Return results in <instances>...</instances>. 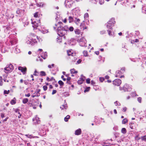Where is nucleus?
<instances>
[{
    "instance_id": "f257e3e1",
    "label": "nucleus",
    "mask_w": 146,
    "mask_h": 146,
    "mask_svg": "<svg viewBox=\"0 0 146 146\" xmlns=\"http://www.w3.org/2000/svg\"><path fill=\"white\" fill-rule=\"evenodd\" d=\"M63 24L61 22H58L57 24H55L56 27H58L57 29V34L60 36H64L67 33V26H65L63 27L62 25Z\"/></svg>"
},
{
    "instance_id": "f03ea898",
    "label": "nucleus",
    "mask_w": 146,
    "mask_h": 146,
    "mask_svg": "<svg viewBox=\"0 0 146 146\" xmlns=\"http://www.w3.org/2000/svg\"><path fill=\"white\" fill-rule=\"evenodd\" d=\"M25 43L28 44H31L33 46L37 43V41L36 38L27 37L26 39Z\"/></svg>"
},
{
    "instance_id": "7ed1b4c3",
    "label": "nucleus",
    "mask_w": 146,
    "mask_h": 146,
    "mask_svg": "<svg viewBox=\"0 0 146 146\" xmlns=\"http://www.w3.org/2000/svg\"><path fill=\"white\" fill-rule=\"evenodd\" d=\"M115 23L114 18H112L106 24L107 28L108 29H112V27Z\"/></svg>"
},
{
    "instance_id": "20e7f679",
    "label": "nucleus",
    "mask_w": 146,
    "mask_h": 146,
    "mask_svg": "<svg viewBox=\"0 0 146 146\" xmlns=\"http://www.w3.org/2000/svg\"><path fill=\"white\" fill-rule=\"evenodd\" d=\"M13 69L14 67L13 65L10 64L7 65L3 69V71L6 73H9L11 72Z\"/></svg>"
},
{
    "instance_id": "39448f33",
    "label": "nucleus",
    "mask_w": 146,
    "mask_h": 146,
    "mask_svg": "<svg viewBox=\"0 0 146 146\" xmlns=\"http://www.w3.org/2000/svg\"><path fill=\"white\" fill-rule=\"evenodd\" d=\"M68 20L69 23H71L72 22H74L77 24H78L79 23L80 21L79 19L77 18L76 17L74 16H69L68 17Z\"/></svg>"
},
{
    "instance_id": "423d86ee",
    "label": "nucleus",
    "mask_w": 146,
    "mask_h": 146,
    "mask_svg": "<svg viewBox=\"0 0 146 146\" xmlns=\"http://www.w3.org/2000/svg\"><path fill=\"white\" fill-rule=\"evenodd\" d=\"M17 33H13L12 35H11L10 36V38H11L10 40V42L12 45L16 44L18 40L15 35Z\"/></svg>"
},
{
    "instance_id": "0eeeda50",
    "label": "nucleus",
    "mask_w": 146,
    "mask_h": 146,
    "mask_svg": "<svg viewBox=\"0 0 146 146\" xmlns=\"http://www.w3.org/2000/svg\"><path fill=\"white\" fill-rule=\"evenodd\" d=\"M39 104V100L38 99L36 100H33L31 103H29V105L30 106H32L33 108L36 109V107L38 106Z\"/></svg>"
},
{
    "instance_id": "6e6552de",
    "label": "nucleus",
    "mask_w": 146,
    "mask_h": 146,
    "mask_svg": "<svg viewBox=\"0 0 146 146\" xmlns=\"http://www.w3.org/2000/svg\"><path fill=\"white\" fill-rule=\"evenodd\" d=\"M77 41L79 43L80 46H87L86 45V40L84 37H83L80 39H78Z\"/></svg>"
},
{
    "instance_id": "1a4fd4ad",
    "label": "nucleus",
    "mask_w": 146,
    "mask_h": 146,
    "mask_svg": "<svg viewBox=\"0 0 146 146\" xmlns=\"http://www.w3.org/2000/svg\"><path fill=\"white\" fill-rule=\"evenodd\" d=\"M125 71V68L124 67H123L120 70H118L116 71L115 73V77L120 78L124 77V76L121 74L124 72Z\"/></svg>"
},
{
    "instance_id": "9d476101",
    "label": "nucleus",
    "mask_w": 146,
    "mask_h": 146,
    "mask_svg": "<svg viewBox=\"0 0 146 146\" xmlns=\"http://www.w3.org/2000/svg\"><path fill=\"white\" fill-rule=\"evenodd\" d=\"M74 2V0H66L64 4L66 7L70 8L72 7Z\"/></svg>"
},
{
    "instance_id": "9b49d317",
    "label": "nucleus",
    "mask_w": 146,
    "mask_h": 146,
    "mask_svg": "<svg viewBox=\"0 0 146 146\" xmlns=\"http://www.w3.org/2000/svg\"><path fill=\"white\" fill-rule=\"evenodd\" d=\"M131 85L125 84L123 87V89L125 92H129L131 90Z\"/></svg>"
},
{
    "instance_id": "f8f14e48",
    "label": "nucleus",
    "mask_w": 146,
    "mask_h": 146,
    "mask_svg": "<svg viewBox=\"0 0 146 146\" xmlns=\"http://www.w3.org/2000/svg\"><path fill=\"white\" fill-rule=\"evenodd\" d=\"M32 24L33 25V27L34 28H36V27H38L40 25V20H38V21H33L32 19H31Z\"/></svg>"
},
{
    "instance_id": "ddd939ff",
    "label": "nucleus",
    "mask_w": 146,
    "mask_h": 146,
    "mask_svg": "<svg viewBox=\"0 0 146 146\" xmlns=\"http://www.w3.org/2000/svg\"><path fill=\"white\" fill-rule=\"evenodd\" d=\"M76 40L75 39L72 38L68 41V44L70 46H73L76 44Z\"/></svg>"
},
{
    "instance_id": "4468645a",
    "label": "nucleus",
    "mask_w": 146,
    "mask_h": 146,
    "mask_svg": "<svg viewBox=\"0 0 146 146\" xmlns=\"http://www.w3.org/2000/svg\"><path fill=\"white\" fill-rule=\"evenodd\" d=\"M121 83V80L119 79H116L113 81V84L117 86H119Z\"/></svg>"
},
{
    "instance_id": "2eb2a0df",
    "label": "nucleus",
    "mask_w": 146,
    "mask_h": 146,
    "mask_svg": "<svg viewBox=\"0 0 146 146\" xmlns=\"http://www.w3.org/2000/svg\"><path fill=\"white\" fill-rule=\"evenodd\" d=\"M25 11V10H22L18 9L16 11V13L18 14V16H22L24 15Z\"/></svg>"
},
{
    "instance_id": "dca6fc26",
    "label": "nucleus",
    "mask_w": 146,
    "mask_h": 146,
    "mask_svg": "<svg viewBox=\"0 0 146 146\" xmlns=\"http://www.w3.org/2000/svg\"><path fill=\"white\" fill-rule=\"evenodd\" d=\"M18 69L19 70L21 71L23 74H25L27 70L26 67H23L21 66H19L18 67Z\"/></svg>"
},
{
    "instance_id": "f3484780",
    "label": "nucleus",
    "mask_w": 146,
    "mask_h": 146,
    "mask_svg": "<svg viewBox=\"0 0 146 146\" xmlns=\"http://www.w3.org/2000/svg\"><path fill=\"white\" fill-rule=\"evenodd\" d=\"M85 79V77L82 75L81 78H80V79L78 81V84H81L83 83V82L84 81Z\"/></svg>"
},
{
    "instance_id": "a211bd4d",
    "label": "nucleus",
    "mask_w": 146,
    "mask_h": 146,
    "mask_svg": "<svg viewBox=\"0 0 146 146\" xmlns=\"http://www.w3.org/2000/svg\"><path fill=\"white\" fill-rule=\"evenodd\" d=\"M141 62H142V66L144 67V65H146V58L144 56H143L142 57V59L141 60Z\"/></svg>"
},
{
    "instance_id": "6ab92c4d",
    "label": "nucleus",
    "mask_w": 146,
    "mask_h": 146,
    "mask_svg": "<svg viewBox=\"0 0 146 146\" xmlns=\"http://www.w3.org/2000/svg\"><path fill=\"white\" fill-rule=\"evenodd\" d=\"M82 131L80 128L76 130L75 132V134L76 135H78L81 134Z\"/></svg>"
},
{
    "instance_id": "aec40b11",
    "label": "nucleus",
    "mask_w": 146,
    "mask_h": 146,
    "mask_svg": "<svg viewBox=\"0 0 146 146\" xmlns=\"http://www.w3.org/2000/svg\"><path fill=\"white\" fill-rule=\"evenodd\" d=\"M13 51L16 53H19L20 52V50L17 46L13 48Z\"/></svg>"
},
{
    "instance_id": "412c9836",
    "label": "nucleus",
    "mask_w": 146,
    "mask_h": 146,
    "mask_svg": "<svg viewBox=\"0 0 146 146\" xmlns=\"http://www.w3.org/2000/svg\"><path fill=\"white\" fill-rule=\"evenodd\" d=\"M41 57L44 59H45L47 57V53L46 52H43L41 55Z\"/></svg>"
},
{
    "instance_id": "4be33fe9",
    "label": "nucleus",
    "mask_w": 146,
    "mask_h": 146,
    "mask_svg": "<svg viewBox=\"0 0 146 146\" xmlns=\"http://www.w3.org/2000/svg\"><path fill=\"white\" fill-rule=\"evenodd\" d=\"M33 121H35V120L36 121V122L37 124L39 123H40V120L38 117H36L35 118H33Z\"/></svg>"
},
{
    "instance_id": "5701e85b",
    "label": "nucleus",
    "mask_w": 146,
    "mask_h": 146,
    "mask_svg": "<svg viewBox=\"0 0 146 146\" xmlns=\"http://www.w3.org/2000/svg\"><path fill=\"white\" fill-rule=\"evenodd\" d=\"M112 29H108V35L110 36H112L113 35V32H112L111 31Z\"/></svg>"
},
{
    "instance_id": "b1692460",
    "label": "nucleus",
    "mask_w": 146,
    "mask_h": 146,
    "mask_svg": "<svg viewBox=\"0 0 146 146\" xmlns=\"http://www.w3.org/2000/svg\"><path fill=\"white\" fill-rule=\"evenodd\" d=\"M121 133L123 134H125L127 133V130L125 128H123L121 130Z\"/></svg>"
},
{
    "instance_id": "393cba45",
    "label": "nucleus",
    "mask_w": 146,
    "mask_h": 146,
    "mask_svg": "<svg viewBox=\"0 0 146 146\" xmlns=\"http://www.w3.org/2000/svg\"><path fill=\"white\" fill-rule=\"evenodd\" d=\"M40 94H37V92H36L34 93L31 96L33 98L35 97L39 96H40Z\"/></svg>"
},
{
    "instance_id": "a878e982",
    "label": "nucleus",
    "mask_w": 146,
    "mask_h": 146,
    "mask_svg": "<svg viewBox=\"0 0 146 146\" xmlns=\"http://www.w3.org/2000/svg\"><path fill=\"white\" fill-rule=\"evenodd\" d=\"M67 105H62L60 107V108L62 110H64V109L66 110L67 109Z\"/></svg>"
},
{
    "instance_id": "bb28decb",
    "label": "nucleus",
    "mask_w": 146,
    "mask_h": 146,
    "mask_svg": "<svg viewBox=\"0 0 146 146\" xmlns=\"http://www.w3.org/2000/svg\"><path fill=\"white\" fill-rule=\"evenodd\" d=\"M67 52L68 56H72L73 57L74 54L72 52L71 50H68L67 51Z\"/></svg>"
},
{
    "instance_id": "cd10ccee",
    "label": "nucleus",
    "mask_w": 146,
    "mask_h": 146,
    "mask_svg": "<svg viewBox=\"0 0 146 146\" xmlns=\"http://www.w3.org/2000/svg\"><path fill=\"white\" fill-rule=\"evenodd\" d=\"M67 28H68V29L67 30V32L68 31H73L74 29V28L72 27H69L67 26Z\"/></svg>"
},
{
    "instance_id": "c85d7f7f",
    "label": "nucleus",
    "mask_w": 146,
    "mask_h": 146,
    "mask_svg": "<svg viewBox=\"0 0 146 146\" xmlns=\"http://www.w3.org/2000/svg\"><path fill=\"white\" fill-rule=\"evenodd\" d=\"M45 72L43 71H41L40 72V76H46Z\"/></svg>"
},
{
    "instance_id": "c756f323",
    "label": "nucleus",
    "mask_w": 146,
    "mask_h": 146,
    "mask_svg": "<svg viewBox=\"0 0 146 146\" xmlns=\"http://www.w3.org/2000/svg\"><path fill=\"white\" fill-rule=\"evenodd\" d=\"M41 31L43 34L47 33L48 32V30L45 29L44 28L43 29L42 28Z\"/></svg>"
},
{
    "instance_id": "7c9ffc66",
    "label": "nucleus",
    "mask_w": 146,
    "mask_h": 146,
    "mask_svg": "<svg viewBox=\"0 0 146 146\" xmlns=\"http://www.w3.org/2000/svg\"><path fill=\"white\" fill-rule=\"evenodd\" d=\"M44 5V4L43 3H36V5L38 7H43Z\"/></svg>"
},
{
    "instance_id": "2f4dec72",
    "label": "nucleus",
    "mask_w": 146,
    "mask_h": 146,
    "mask_svg": "<svg viewBox=\"0 0 146 146\" xmlns=\"http://www.w3.org/2000/svg\"><path fill=\"white\" fill-rule=\"evenodd\" d=\"M75 33L76 34L79 35L81 31L79 29H76L74 30Z\"/></svg>"
},
{
    "instance_id": "473e14b6",
    "label": "nucleus",
    "mask_w": 146,
    "mask_h": 146,
    "mask_svg": "<svg viewBox=\"0 0 146 146\" xmlns=\"http://www.w3.org/2000/svg\"><path fill=\"white\" fill-rule=\"evenodd\" d=\"M28 101V99L27 98H24L23 100V103L24 104H26Z\"/></svg>"
},
{
    "instance_id": "72a5a7b5",
    "label": "nucleus",
    "mask_w": 146,
    "mask_h": 146,
    "mask_svg": "<svg viewBox=\"0 0 146 146\" xmlns=\"http://www.w3.org/2000/svg\"><path fill=\"white\" fill-rule=\"evenodd\" d=\"M127 119L126 118H125L122 120V124H125L126 123H127Z\"/></svg>"
},
{
    "instance_id": "f704fd0d",
    "label": "nucleus",
    "mask_w": 146,
    "mask_h": 146,
    "mask_svg": "<svg viewBox=\"0 0 146 146\" xmlns=\"http://www.w3.org/2000/svg\"><path fill=\"white\" fill-rule=\"evenodd\" d=\"M70 118V116L69 115H67L64 118V121L66 122L68 121V119Z\"/></svg>"
},
{
    "instance_id": "c9c22d12",
    "label": "nucleus",
    "mask_w": 146,
    "mask_h": 146,
    "mask_svg": "<svg viewBox=\"0 0 146 146\" xmlns=\"http://www.w3.org/2000/svg\"><path fill=\"white\" fill-rule=\"evenodd\" d=\"M14 99H15V98H14L10 102V103L12 105H14L16 103L15 100Z\"/></svg>"
},
{
    "instance_id": "e433bc0d",
    "label": "nucleus",
    "mask_w": 146,
    "mask_h": 146,
    "mask_svg": "<svg viewBox=\"0 0 146 146\" xmlns=\"http://www.w3.org/2000/svg\"><path fill=\"white\" fill-rule=\"evenodd\" d=\"M70 72L71 74H73L76 73H77V71H76L74 69H73L70 70Z\"/></svg>"
},
{
    "instance_id": "4c0bfd02",
    "label": "nucleus",
    "mask_w": 146,
    "mask_h": 146,
    "mask_svg": "<svg viewBox=\"0 0 146 146\" xmlns=\"http://www.w3.org/2000/svg\"><path fill=\"white\" fill-rule=\"evenodd\" d=\"M84 56L85 57L87 56L88 55V52L86 50H84L83 52Z\"/></svg>"
},
{
    "instance_id": "58836bf2",
    "label": "nucleus",
    "mask_w": 146,
    "mask_h": 146,
    "mask_svg": "<svg viewBox=\"0 0 146 146\" xmlns=\"http://www.w3.org/2000/svg\"><path fill=\"white\" fill-rule=\"evenodd\" d=\"M130 127L131 129H133V126L134 125V124L133 123H130L129 124Z\"/></svg>"
},
{
    "instance_id": "ea45409f",
    "label": "nucleus",
    "mask_w": 146,
    "mask_h": 146,
    "mask_svg": "<svg viewBox=\"0 0 146 146\" xmlns=\"http://www.w3.org/2000/svg\"><path fill=\"white\" fill-rule=\"evenodd\" d=\"M58 83L61 86H63L64 84L63 82L61 80L59 81L58 82Z\"/></svg>"
},
{
    "instance_id": "a19ab883",
    "label": "nucleus",
    "mask_w": 146,
    "mask_h": 146,
    "mask_svg": "<svg viewBox=\"0 0 146 146\" xmlns=\"http://www.w3.org/2000/svg\"><path fill=\"white\" fill-rule=\"evenodd\" d=\"M5 29H4V31L5 32H8V31L9 30V27H8L5 26Z\"/></svg>"
},
{
    "instance_id": "79ce46f5",
    "label": "nucleus",
    "mask_w": 146,
    "mask_h": 146,
    "mask_svg": "<svg viewBox=\"0 0 146 146\" xmlns=\"http://www.w3.org/2000/svg\"><path fill=\"white\" fill-rule=\"evenodd\" d=\"M98 0H91V2L92 3L96 4Z\"/></svg>"
},
{
    "instance_id": "37998d69",
    "label": "nucleus",
    "mask_w": 146,
    "mask_h": 146,
    "mask_svg": "<svg viewBox=\"0 0 146 146\" xmlns=\"http://www.w3.org/2000/svg\"><path fill=\"white\" fill-rule=\"evenodd\" d=\"M88 13H85L84 15V17L85 19L88 18Z\"/></svg>"
},
{
    "instance_id": "c03bdc74",
    "label": "nucleus",
    "mask_w": 146,
    "mask_h": 146,
    "mask_svg": "<svg viewBox=\"0 0 146 146\" xmlns=\"http://www.w3.org/2000/svg\"><path fill=\"white\" fill-rule=\"evenodd\" d=\"M115 105L116 106H120V104L119 102L116 101L114 102Z\"/></svg>"
},
{
    "instance_id": "a18cd8bd",
    "label": "nucleus",
    "mask_w": 146,
    "mask_h": 146,
    "mask_svg": "<svg viewBox=\"0 0 146 146\" xmlns=\"http://www.w3.org/2000/svg\"><path fill=\"white\" fill-rule=\"evenodd\" d=\"M131 96H132V97H134L135 96H136L137 95L136 94V92H131ZM137 96H138L137 95Z\"/></svg>"
},
{
    "instance_id": "49530a36",
    "label": "nucleus",
    "mask_w": 146,
    "mask_h": 146,
    "mask_svg": "<svg viewBox=\"0 0 146 146\" xmlns=\"http://www.w3.org/2000/svg\"><path fill=\"white\" fill-rule=\"evenodd\" d=\"M90 87H89L86 88L84 90V92H88L90 90Z\"/></svg>"
},
{
    "instance_id": "de8ad7c7",
    "label": "nucleus",
    "mask_w": 146,
    "mask_h": 146,
    "mask_svg": "<svg viewBox=\"0 0 146 146\" xmlns=\"http://www.w3.org/2000/svg\"><path fill=\"white\" fill-rule=\"evenodd\" d=\"M118 127L117 126H115L114 127L113 129L115 131H117L118 130Z\"/></svg>"
},
{
    "instance_id": "09e8293b",
    "label": "nucleus",
    "mask_w": 146,
    "mask_h": 146,
    "mask_svg": "<svg viewBox=\"0 0 146 146\" xmlns=\"http://www.w3.org/2000/svg\"><path fill=\"white\" fill-rule=\"evenodd\" d=\"M10 92V91L9 90H8L7 91L6 90H4V94H8Z\"/></svg>"
},
{
    "instance_id": "8fccbe9b",
    "label": "nucleus",
    "mask_w": 146,
    "mask_h": 146,
    "mask_svg": "<svg viewBox=\"0 0 146 146\" xmlns=\"http://www.w3.org/2000/svg\"><path fill=\"white\" fill-rule=\"evenodd\" d=\"M25 136L27 137L30 138L33 137L32 135H31L26 134L25 135Z\"/></svg>"
},
{
    "instance_id": "3c124183",
    "label": "nucleus",
    "mask_w": 146,
    "mask_h": 146,
    "mask_svg": "<svg viewBox=\"0 0 146 146\" xmlns=\"http://www.w3.org/2000/svg\"><path fill=\"white\" fill-rule=\"evenodd\" d=\"M69 95V94L68 92L64 93L63 94V96L65 97L68 96Z\"/></svg>"
},
{
    "instance_id": "603ef678",
    "label": "nucleus",
    "mask_w": 146,
    "mask_h": 146,
    "mask_svg": "<svg viewBox=\"0 0 146 146\" xmlns=\"http://www.w3.org/2000/svg\"><path fill=\"white\" fill-rule=\"evenodd\" d=\"M20 110L19 109H15V111L16 113H18V114H20L21 113L19 112Z\"/></svg>"
},
{
    "instance_id": "864d4df0",
    "label": "nucleus",
    "mask_w": 146,
    "mask_h": 146,
    "mask_svg": "<svg viewBox=\"0 0 146 146\" xmlns=\"http://www.w3.org/2000/svg\"><path fill=\"white\" fill-rule=\"evenodd\" d=\"M58 71V69L57 68V70L55 72H54L53 70H52V71H51V73L53 74V75H55L56 74V72L57 71Z\"/></svg>"
},
{
    "instance_id": "5fc2aeb1",
    "label": "nucleus",
    "mask_w": 146,
    "mask_h": 146,
    "mask_svg": "<svg viewBox=\"0 0 146 146\" xmlns=\"http://www.w3.org/2000/svg\"><path fill=\"white\" fill-rule=\"evenodd\" d=\"M141 139L142 140L146 141V135L142 137H141Z\"/></svg>"
},
{
    "instance_id": "6e6d98bb",
    "label": "nucleus",
    "mask_w": 146,
    "mask_h": 146,
    "mask_svg": "<svg viewBox=\"0 0 146 146\" xmlns=\"http://www.w3.org/2000/svg\"><path fill=\"white\" fill-rule=\"evenodd\" d=\"M90 79L89 78H88L86 80V82L87 84H90Z\"/></svg>"
},
{
    "instance_id": "4d7b16f0",
    "label": "nucleus",
    "mask_w": 146,
    "mask_h": 146,
    "mask_svg": "<svg viewBox=\"0 0 146 146\" xmlns=\"http://www.w3.org/2000/svg\"><path fill=\"white\" fill-rule=\"evenodd\" d=\"M54 65V64H52L51 65H49L48 66V67L49 68H52V67H53Z\"/></svg>"
},
{
    "instance_id": "13d9d810",
    "label": "nucleus",
    "mask_w": 146,
    "mask_h": 146,
    "mask_svg": "<svg viewBox=\"0 0 146 146\" xmlns=\"http://www.w3.org/2000/svg\"><path fill=\"white\" fill-rule=\"evenodd\" d=\"M81 62L82 60L80 59H79L77 61V63L76 64H79L81 63Z\"/></svg>"
},
{
    "instance_id": "bf43d9fd",
    "label": "nucleus",
    "mask_w": 146,
    "mask_h": 146,
    "mask_svg": "<svg viewBox=\"0 0 146 146\" xmlns=\"http://www.w3.org/2000/svg\"><path fill=\"white\" fill-rule=\"evenodd\" d=\"M38 73V72L36 70H35L34 72V73L33 74V75L35 76H38V75L37 74V73Z\"/></svg>"
},
{
    "instance_id": "052dcab7",
    "label": "nucleus",
    "mask_w": 146,
    "mask_h": 146,
    "mask_svg": "<svg viewBox=\"0 0 146 146\" xmlns=\"http://www.w3.org/2000/svg\"><path fill=\"white\" fill-rule=\"evenodd\" d=\"M43 88L44 91H46L47 89V87L46 86H43Z\"/></svg>"
},
{
    "instance_id": "680f3d73",
    "label": "nucleus",
    "mask_w": 146,
    "mask_h": 146,
    "mask_svg": "<svg viewBox=\"0 0 146 146\" xmlns=\"http://www.w3.org/2000/svg\"><path fill=\"white\" fill-rule=\"evenodd\" d=\"M141 97H139L137 98V101L139 103H141Z\"/></svg>"
},
{
    "instance_id": "e2e57ef3",
    "label": "nucleus",
    "mask_w": 146,
    "mask_h": 146,
    "mask_svg": "<svg viewBox=\"0 0 146 146\" xmlns=\"http://www.w3.org/2000/svg\"><path fill=\"white\" fill-rule=\"evenodd\" d=\"M84 24L82 23L81 24L80 26H81V27H82L84 28V29H87V27H83L84 26Z\"/></svg>"
},
{
    "instance_id": "0e129e2a",
    "label": "nucleus",
    "mask_w": 146,
    "mask_h": 146,
    "mask_svg": "<svg viewBox=\"0 0 146 146\" xmlns=\"http://www.w3.org/2000/svg\"><path fill=\"white\" fill-rule=\"evenodd\" d=\"M38 16V13L36 12L34 14V17H37Z\"/></svg>"
},
{
    "instance_id": "69168bd1",
    "label": "nucleus",
    "mask_w": 146,
    "mask_h": 146,
    "mask_svg": "<svg viewBox=\"0 0 146 146\" xmlns=\"http://www.w3.org/2000/svg\"><path fill=\"white\" fill-rule=\"evenodd\" d=\"M1 118H3V117H4L5 116V113H1Z\"/></svg>"
},
{
    "instance_id": "338daca9",
    "label": "nucleus",
    "mask_w": 146,
    "mask_h": 146,
    "mask_svg": "<svg viewBox=\"0 0 146 146\" xmlns=\"http://www.w3.org/2000/svg\"><path fill=\"white\" fill-rule=\"evenodd\" d=\"M56 90H53L52 91V94L54 95V94H56Z\"/></svg>"
},
{
    "instance_id": "774afa93",
    "label": "nucleus",
    "mask_w": 146,
    "mask_h": 146,
    "mask_svg": "<svg viewBox=\"0 0 146 146\" xmlns=\"http://www.w3.org/2000/svg\"><path fill=\"white\" fill-rule=\"evenodd\" d=\"M28 24H29V23H28V22L26 21L25 23L24 24V27H25L27 25H28Z\"/></svg>"
}]
</instances>
